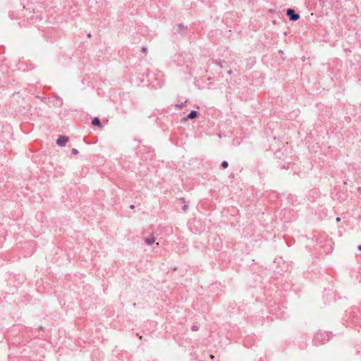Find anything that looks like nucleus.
<instances>
[{
    "instance_id": "20e7f679",
    "label": "nucleus",
    "mask_w": 361,
    "mask_h": 361,
    "mask_svg": "<svg viewBox=\"0 0 361 361\" xmlns=\"http://www.w3.org/2000/svg\"><path fill=\"white\" fill-rule=\"evenodd\" d=\"M92 124L93 126H97L99 127H101L102 126V124H101V122L99 120L98 118H94L92 121Z\"/></svg>"
},
{
    "instance_id": "f257e3e1",
    "label": "nucleus",
    "mask_w": 361,
    "mask_h": 361,
    "mask_svg": "<svg viewBox=\"0 0 361 361\" xmlns=\"http://www.w3.org/2000/svg\"><path fill=\"white\" fill-rule=\"evenodd\" d=\"M287 16L292 20H297L300 18L299 15L295 13V11L293 9H288L287 11Z\"/></svg>"
},
{
    "instance_id": "f03ea898",
    "label": "nucleus",
    "mask_w": 361,
    "mask_h": 361,
    "mask_svg": "<svg viewBox=\"0 0 361 361\" xmlns=\"http://www.w3.org/2000/svg\"><path fill=\"white\" fill-rule=\"evenodd\" d=\"M68 141V138L65 136H61L58 138L56 143L60 146H64Z\"/></svg>"
},
{
    "instance_id": "1a4fd4ad",
    "label": "nucleus",
    "mask_w": 361,
    "mask_h": 361,
    "mask_svg": "<svg viewBox=\"0 0 361 361\" xmlns=\"http://www.w3.org/2000/svg\"><path fill=\"white\" fill-rule=\"evenodd\" d=\"M186 209H187V206H186V205H185V206L183 207V209H184V210H186Z\"/></svg>"
},
{
    "instance_id": "39448f33",
    "label": "nucleus",
    "mask_w": 361,
    "mask_h": 361,
    "mask_svg": "<svg viewBox=\"0 0 361 361\" xmlns=\"http://www.w3.org/2000/svg\"><path fill=\"white\" fill-rule=\"evenodd\" d=\"M155 241V239L153 237H151V238H147L145 239V242L148 244V245H151L152 243H154V242Z\"/></svg>"
},
{
    "instance_id": "423d86ee",
    "label": "nucleus",
    "mask_w": 361,
    "mask_h": 361,
    "mask_svg": "<svg viewBox=\"0 0 361 361\" xmlns=\"http://www.w3.org/2000/svg\"><path fill=\"white\" fill-rule=\"evenodd\" d=\"M228 162H227V161H223V162H222V164H221V166H222L223 168H224V169L227 168V167H228Z\"/></svg>"
},
{
    "instance_id": "0eeeda50",
    "label": "nucleus",
    "mask_w": 361,
    "mask_h": 361,
    "mask_svg": "<svg viewBox=\"0 0 361 361\" xmlns=\"http://www.w3.org/2000/svg\"><path fill=\"white\" fill-rule=\"evenodd\" d=\"M72 152L74 154H77L78 153V151L76 149H72Z\"/></svg>"
},
{
    "instance_id": "9b49d317",
    "label": "nucleus",
    "mask_w": 361,
    "mask_h": 361,
    "mask_svg": "<svg viewBox=\"0 0 361 361\" xmlns=\"http://www.w3.org/2000/svg\"><path fill=\"white\" fill-rule=\"evenodd\" d=\"M359 250H361V245L358 246Z\"/></svg>"
},
{
    "instance_id": "6e6552de",
    "label": "nucleus",
    "mask_w": 361,
    "mask_h": 361,
    "mask_svg": "<svg viewBox=\"0 0 361 361\" xmlns=\"http://www.w3.org/2000/svg\"><path fill=\"white\" fill-rule=\"evenodd\" d=\"M336 222H340V221H341V218H340V217H337V218L336 219Z\"/></svg>"
},
{
    "instance_id": "7ed1b4c3",
    "label": "nucleus",
    "mask_w": 361,
    "mask_h": 361,
    "mask_svg": "<svg viewBox=\"0 0 361 361\" xmlns=\"http://www.w3.org/2000/svg\"><path fill=\"white\" fill-rule=\"evenodd\" d=\"M197 116V112L195 111H192L188 115L187 118H183V121H186L188 118L193 119Z\"/></svg>"
},
{
    "instance_id": "9d476101",
    "label": "nucleus",
    "mask_w": 361,
    "mask_h": 361,
    "mask_svg": "<svg viewBox=\"0 0 361 361\" xmlns=\"http://www.w3.org/2000/svg\"><path fill=\"white\" fill-rule=\"evenodd\" d=\"M210 357H211V359H214V356L212 355H210Z\"/></svg>"
}]
</instances>
